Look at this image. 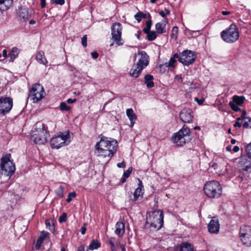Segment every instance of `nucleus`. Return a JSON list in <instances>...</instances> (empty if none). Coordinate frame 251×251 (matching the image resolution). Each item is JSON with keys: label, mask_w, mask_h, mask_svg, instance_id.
Listing matches in <instances>:
<instances>
[{"label": "nucleus", "mask_w": 251, "mask_h": 251, "mask_svg": "<svg viewBox=\"0 0 251 251\" xmlns=\"http://www.w3.org/2000/svg\"><path fill=\"white\" fill-rule=\"evenodd\" d=\"M100 140L97 142L95 149L98 156L103 158H108L110 160L117 151L118 143L116 140L100 135Z\"/></svg>", "instance_id": "f257e3e1"}, {"label": "nucleus", "mask_w": 251, "mask_h": 251, "mask_svg": "<svg viewBox=\"0 0 251 251\" xmlns=\"http://www.w3.org/2000/svg\"><path fill=\"white\" fill-rule=\"evenodd\" d=\"M163 212L160 210L149 212L147 214L145 226L150 227L151 230H157L163 226Z\"/></svg>", "instance_id": "f03ea898"}, {"label": "nucleus", "mask_w": 251, "mask_h": 251, "mask_svg": "<svg viewBox=\"0 0 251 251\" xmlns=\"http://www.w3.org/2000/svg\"><path fill=\"white\" fill-rule=\"evenodd\" d=\"M50 136L47 126H35L31 130V139L36 144H44Z\"/></svg>", "instance_id": "7ed1b4c3"}, {"label": "nucleus", "mask_w": 251, "mask_h": 251, "mask_svg": "<svg viewBox=\"0 0 251 251\" xmlns=\"http://www.w3.org/2000/svg\"><path fill=\"white\" fill-rule=\"evenodd\" d=\"M71 142L70 134L69 130L59 132L50 141L52 149H59L68 145Z\"/></svg>", "instance_id": "20e7f679"}, {"label": "nucleus", "mask_w": 251, "mask_h": 251, "mask_svg": "<svg viewBox=\"0 0 251 251\" xmlns=\"http://www.w3.org/2000/svg\"><path fill=\"white\" fill-rule=\"evenodd\" d=\"M203 191L205 195L209 198L217 199L222 195V187L219 182L209 181L204 184Z\"/></svg>", "instance_id": "39448f33"}, {"label": "nucleus", "mask_w": 251, "mask_h": 251, "mask_svg": "<svg viewBox=\"0 0 251 251\" xmlns=\"http://www.w3.org/2000/svg\"><path fill=\"white\" fill-rule=\"evenodd\" d=\"M10 154H7L1 158L0 164V174L4 176L9 178L15 171V166L11 160Z\"/></svg>", "instance_id": "423d86ee"}, {"label": "nucleus", "mask_w": 251, "mask_h": 251, "mask_svg": "<svg viewBox=\"0 0 251 251\" xmlns=\"http://www.w3.org/2000/svg\"><path fill=\"white\" fill-rule=\"evenodd\" d=\"M221 36L225 42L231 44L239 39L240 34L237 26L231 24L228 28L222 31Z\"/></svg>", "instance_id": "0eeeda50"}, {"label": "nucleus", "mask_w": 251, "mask_h": 251, "mask_svg": "<svg viewBox=\"0 0 251 251\" xmlns=\"http://www.w3.org/2000/svg\"><path fill=\"white\" fill-rule=\"evenodd\" d=\"M190 133V130L187 127H183L178 132L174 134L172 140L174 144L177 146H183L186 142L187 138Z\"/></svg>", "instance_id": "6e6552de"}, {"label": "nucleus", "mask_w": 251, "mask_h": 251, "mask_svg": "<svg viewBox=\"0 0 251 251\" xmlns=\"http://www.w3.org/2000/svg\"><path fill=\"white\" fill-rule=\"evenodd\" d=\"M122 25L119 22L114 23L111 26V39L118 46H121L124 44L122 38Z\"/></svg>", "instance_id": "1a4fd4ad"}, {"label": "nucleus", "mask_w": 251, "mask_h": 251, "mask_svg": "<svg viewBox=\"0 0 251 251\" xmlns=\"http://www.w3.org/2000/svg\"><path fill=\"white\" fill-rule=\"evenodd\" d=\"M29 96L33 102H37L42 100L45 96L44 88L39 84H35L32 86L29 91Z\"/></svg>", "instance_id": "9d476101"}, {"label": "nucleus", "mask_w": 251, "mask_h": 251, "mask_svg": "<svg viewBox=\"0 0 251 251\" xmlns=\"http://www.w3.org/2000/svg\"><path fill=\"white\" fill-rule=\"evenodd\" d=\"M240 238L243 244L247 246H251V226L244 225L240 229Z\"/></svg>", "instance_id": "9b49d317"}, {"label": "nucleus", "mask_w": 251, "mask_h": 251, "mask_svg": "<svg viewBox=\"0 0 251 251\" xmlns=\"http://www.w3.org/2000/svg\"><path fill=\"white\" fill-rule=\"evenodd\" d=\"M196 54L190 50H185L182 52L179 58V61L185 66L192 64L195 60Z\"/></svg>", "instance_id": "f8f14e48"}, {"label": "nucleus", "mask_w": 251, "mask_h": 251, "mask_svg": "<svg viewBox=\"0 0 251 251\" xmlns=\"http://www.w3.org/2000/svg\"><path fill=\"white\" fill-rule=\"evenodd\" d=\"M13 106L12 100L10 98H0V113L5 114L11 109Z\"/></svg>", "instance_id": "ddd939ff"}, {"label": "nucleus", "mask_w": 251, "mask_h": 251, "mask_svg": "<svg viewBox=\"0 0 251 251\" xmlns=\"http://www.w3.org/2000/svg\"><path fill=\"white\" fill-rule=\"evenodd\" d=\"M179 117L184 123L190 124L193 119L192 111L189 108H183L179 113Z\"/></svg>", "instance_id": "4468645a"}, {"label": "nucleus", "mask_w": 251, "mask_h": 251, "mask_svg": "<svg viewBox=\"0 0 251 251\" xmlns=\"http://www.w3.org/2000/svg\"><path fill=\"white\" fill-rule=\"evenodd\" d=\"M138 61L136 64L138 67L143 70L149 64V56L147 53L144 51L138 52L137 54Z\"/></svg>", "instance_id": "2eb2a0df"}, {"label": "nucleus", "mask_w": 251, "mask_h": 251, "mask_svg": "<svg viewBox=\"0 0 251 251\" xmlns=\"http://www.w3.org/2000/svg\"><path fill=\"white\" fill-rule=\"evenodd\" d=\"M208 231L213 234H217L219 231L220 224L218 218L214 217L209 222L207 226Z\"/></svg>", "instance_id": "dca6fc26"}, {"label": "nucleus", "mask_w": 251, "mask_h": 251, "mask_svg": "<svg viewBox=\"0 0 251 251\" xmlns=\"http://www.w3.org/2000/svg\"><path fill=\"white\" fill-rule=\"evenodd\" d=\"M176 62V60L175 58H171L168 63L159 65L160 72L163 73L168 71L169 67H174Z\"/></svg>", "instance_id": "f3484780"}, {"label": "nucleus", "mask_w": 251, "mask_h": 251, "mask_svg": "<svg viewBox=\"0 0 251 251\" xmlns=\"http://www.w3.org/2000/svg\"><path fill=\"white\" fill-rule=\"evenodd\" d=\"M125 232V224L121 222H117L115 225V233L119 237H122Z\"/></svg>", "instance_id": "a211bd4d"}, {"label": "nucleus", "mask_w": 251, "mask_h": 251, "mask_svg": "<svg viewBox=\"0 0 251 251\" xmlns=\"http://www.w3.org/2000/svg\"><path fill=\"white\" fill-rule=\"evenodd\" d=\"M13 0H0V10L4 11L8 9L13 4Z\"/></svg>", "instance_id": "6ab92c4d"}, {"label": "nucleus", "mask_w": 251, "mask_h": 251, "mask_svg": "<svg viewBox=\"0 0 251 251\" xmlns=\"http://www.w3.org/2000/svg\"><path fill=\"white\" fill-rule=\"evenodd\" d=\"M36 60L40 64L44 65H46L48 63V61L45 57L44 52L43 51L38 52L36 56Z\"/></svg>", "instance_id": "aec40b11"}, {"label": "nucleus", "mask_w": 251, "mask_h": 251, "mask_svg": "<svg viewBox=\"0 0 251 251\" xmlns=\"http://www.w3.org/2000/svg\"><path fill=\"white\" fill-rule=\"evenodd\" d=\"M126 114L130 121L131 125H134L137 119V117L133 109L132 108L127 109Z\"/></svg>", "instance_id": "412c9836"}, {"label": "nucleus", "mask_w": 251, "mask_h": 251, "mask_svg": "<svg viewBox=\"0 0 251 251\" xmlns=\"http://www.w3.org/2000/svg\"><path fill=\"white\" fill-rule=\"evenodd\" d=\"M49 233L47 232L43 231L41 232L40 235L38 238L35 248L36 250H39L45 239L48 237Z\"/></svg>", "instance_id": "4be33fe9"}, {"label": "nucleus", "mask_w": 251, "mask_h": 251, "mask_svg": "<svg viewBox=\"0 0 251 251\" xmlns=\"http://www.w3.org/2000/svg\"><path fill=\"white\" fill-rule=\"evenodd\" d=\"M168 23V20L167 18L164 19V24L160 23H158L155 25V29L156 32L159 34L165 32V25Z\"/></svg>", "instance_id": "5701e85b"}, {"label": "nucleus", "mask_w": 251, "mask_h": 251, "mask_svg": "<svg viewBox=\"0 0 251 251\" xmlns=\"http://www.w3.org/2000/svg\"><path fill=\"white\" fill-rule=\"evenodd\" d=\"M138 187L136 189L133 196H134V199L133 200L134 201H136L137 199L139 198V196H142L143 194V192L142 191V188L143 187V185L142 184V182L141 180H140V179H138Z\"/></svg>", "instance_id": "b1692460"}, {"label": "nucleus", "mask_w": 251, "mask_h": 251, "mask_svg": "<svg viewBox=\"0 0 251 251\" xmlns=\"http://www.w3.org/2000/svg\"><path fill=\"white\" fill-rule=\"evenodd\" d=\"M142 71V68L138 67V66L136 65L133 66L130 70L129 75L132 77L137 78L139 76Z\"/></svg>", "instance_id": "393cba45"}, {"label": "nucleus", "mask_w": 251, "mask_h": 251, "mask_svg": "<svg viewBox=\"0 0 251 251\" xmlns=\"http://www.w3.org/2000/svg\"><path fill=\"white\" fill-rule=\"evenodd\" d=\"M193 245L188 242H183L180 245V251H194Z\"/></svg>", "instance_id": "a878e982"}, {"label": "nucleus", "mask_w": 251, "mask_h": 251, "mask_svg": "<svg viewBox=\"0 0 251 251\" xmlns=\"http://www.w3.org/2000/svg\"><path fill=\"white\" fill-rule=\"evenodd\" d=\"M153 77L150 75H147L145 76V83L148 88H152L154 86L153 82Z\"/></svg>", "instance_id": "bb28decb"}, {"label": "nucleus", "mask_w": 251, "mask_h": 251, "mask_svg": "<svg viewBox=\"0 0 251 251\" xmlns=\"http://www.w3.org/2000/svg\"><path fill=\"white\" fill-rule=\"evenodd\" d=\"M233 101L231 102H234L236 104L241 106L245 101V97L243 96H238L235 95L232 98Z\"/></svg>", "instance_id": "cd10ccee"}, {"label": "nucleus", "mask_w": 251, "mask_h": 251, "mask_svg": "<svg viewBox=\"0 0 251 251\" xmlns=\"http://www.w3.org/2000/svg\"><path fill=\"white\" fill-rule=\"evenodd\" d=\"M19 53V50L16 47L13 48L9 53L10 57V61L13 62L18 56Z\"/></svg>", "instance_id": "c85d7f7f"}, {"label": "nucleus", "mask_w": 251, "mask_h": 251, "mask_svg": "<svg viewBox=\"0 0 251 251\" xmlns=\"http://www.w3.org/2000/svg\"><path fill=\"white\" fill-rule=\"evenodd\" d=\"M246 112L245 110H243L242 111V115L240 117L237 119V121L235 122L233 126H241L242 123L245 120V119L248 118V117H246Z\"/></svg>", "instance_id": "c756f323"}, {"label": "nucleus", "mask_w": 251, "mask_h": 251, "mask_svg": "<svg viewBox=\"0 0 251 251\" xmlns=\"http://www.w3.org/2000/svg\"><path fill=\"white\" fill-rule=\"evenodd\" d=\"M100 247V244L97 240H93L88 246V249L90 250L93 251L94 250L98 249Z\"/></svg>", "instance_id": "7c9ffc66"}, {"label": "nucleus", "mask_w": 251, "mask_h": 251, "mask_svg": "<svg viewBox=\"0 0 251 251\" xmlns=\"http://www.w3.org/2000/svg\"><path fill=\"white\" fill-rule=\"evenodd\" d=\"M147 38L149 41H153L156 38V32L154 31H150L147 33Z\"/></svg>", "instance_id": "2f4dec72"}, {"label": "nucleus", "mask_w": 251, "mask_h": 251, "mask_svg": "<svg viewBox=\"0 0 251 251\" xmlns=\"http://www.w3.org/2000/svg\"><path fill=\"white\" fill-rule=\"evenodd\" d=\"M178 34V28L176 26H174L172 29V33L171 34V38L176 40L177 39Z\"/></svg>", "instance_id": "473e14b6"}, {"label": "nucleus", "mask_w": 251, "mask_h": 251, "mask_svg": "<svg viewBox=\"0 0 251 251\" xmlns=\"http://www.w3.org/2000/svg\"><path fill=\"white\" fill-rule=\"evenodd\" d=\"M145 18L146 14L140 12H138L134 15V18L138 22V23H139L141 21L142 18Z\"/></svg>", "instance_id": "72a5a7b5"}, {"label": "nucleus", "mask_w": 251, "mask_h": 251, "mask_svg": "<svg viewBox=\"0 0 251 251\" xmlns=\"http://www.w3.org/2000/svg\"><path fill=\"white\" fill-rule=\"evenodd\" d=\"M229 105L230 108L234 111L237 112L241 110V108L238 107V105L236 104L234 102H229Z\"/></svg>", "instance_id": "f704fd0d"}, {"label": "nucleus", "mask_w": 251, "mask_h": 251, "mask_svg": "<svg viewBox=\"0 0 251 251\" xmlns=\"http://www.w3.org/2000/svg\"><path fill=\"white\" fill-rule=\"evenodd\" d=\"M60 108L61 110L68 111L70 110V106L67 105L64 102H62L60 104Z\"/></svg>", "instance_id": "c9c22d12"}, {"label": "nucleus", "mask_w": 251, "mask_h": 251, "mask_svg": "<svg viewBox=\"0 0 251 251\" xmlns=\"http://www.w3.org/2000/svg\"><path fill=\"white\" fill-rule=\"evenodd\" d=\"M46 225L47 228H48L50 230L52 231L54 230V226H53V224L52 222L51 223L50 221V220H46L45 221Z\"/></svg>", "instance_id": "e433bc0d"}, {"label": "nucleus", "mask_w": 251, "mask_h": 251, "mask_svg": "<svg viewBox=\"0 0 251 251\" xmlns=\"http://www.w3.org/2000/svg\"><path fill=\"white\" fill-rule=\"evenodd\" d=\"M151 25H152L151 21V20L148 21L146 22V26L143 29V31L145 33L150 31V29H151Z\"/></svg>", "instance_id": "4c0bfd02"}, {"label": "nucleus", "mask_w": 251, "mask_h": 251, "mask_svg": "<svg viewBox=\"0 0 251 251\" xmlns=\"http://www.w3.org/2000/svg\"><path fill=\"white\" fill-rule=\"evenodd\" d=\"M63 187L61 185L59 186L57 190L56 191V194L57 196L62 198L63 196Z\"/></svg>", "instance_id": "58836bf2"}, {"label": "nucleus", "mask_w": 251, "mask_h": 251, "mask_svg": "<svg viewBox=\"0 0 251 251\" xmlns=\"http://www.w3.org/2000/svg\"><path fill=\"white\" fill-rule=\"evenodd\" d=\"M76 196V193L75 192L69 193L66 201L68 202H70L73 198H74Z\"/></svg>", "instance_id": "ea45409f"}, {"label": "nucleus", "mask_w": 251, "mask_h": 251, "mask_svg": "<svg viewBox=\"0 0 251 251\" xmlns=\"http://www.w3.org/2000/svg\"><path fill=\"white\" fill-rule=\"evenodd\" d=\"M170 13V11L168 9H165V10H162L159 12V15L162 17H166L167 15H169Z\"/></svg>", "instance_id": "a19ab883"}, {"label": "nucleus", "mask_w": 251, "mask_h": 251, "mask_svg": "<svg viewBox=\"0 0 251 251\" xmlns=\"http://www.w3.org/2000/svg\"><path fill=\"white\" fill-rule=\"evenodd\" d=\"M243 126H251V118H245V120L242 123Z\"/></svg>", "instance_id": "79ce46f5"}, {"label": "nucleus", "mask_w": 251, "mask_h": 251, "mask_svg": "<svg viewBox=\"0 0 251 251\" xmlns=\"http://www.w3.org/2000/svg\"><path fill=\"white\" fill-rule=\"evenodd\" d=\"M132 171V168L131 167L129 168L126 171L124 172L123 176L125 178L128 177Z\"/></svg>", "instance_id": "37998d69"}, {"label": "nucleus", "mask_w": 251, "mask_h": 251, "mask_svg": "<svg viewBox=\"0 0 251 251\" xmlns=\"http://www.w3.org/2000/svg\"><path fill=\"white\" fill-rule=\"evenodd\" d=\"M51 2L53 4L62 5L65 3V0H51Z\"/></svg>", "instance_id": "c03bdc74"}, {"label": "nucleus", "mask_w": 251, "mask_h": 251, "mask_svg": "<svg viewBox=\"0 0 251 251\" xmlns=\"http://www.w3.org/2000/svg\"><path fill=\"white\" fill-rule=\"evenodd\" d=\"M247 155L249 158L251 157V143L249 144L246 147Z\"/></svg>", "instance_id": "a18cd8bd"}, {"label": "nucleus", "mask_w": 251, "mask_h": 251, "mask_svg": "<svg viewBox=\"0 0 251 251\" xmlns=\"http://www.w3.org/2000/svg\"><path fill=\"white\" fill-rule=\"evenodd\" d=\"M66 220H67V214L65 213H64L59 217V221L60 223H63V222H66Z\"/></svg>", "instance_id": "49530a36"}, {"label": "nucleus", "mask_w": 251, "mask_h": 251, "mask_svg": "<svg viewBox=\"0 0 251 251\" xmlns=\"http://www.w3.org/2000/svg\"><path fill=\"white\" fill-rule=\"evenodd\" d=\"M87 35H84L81 39V44L84 47H86L87 45Z\"/></svg>", "instance_id": "de8ad7c7"}, {"label": "nucleus", "mask_w": 251, "mask_h": 251, "mask_svg": "<svg viewBox=\"0 0 251 251\" xmlns=\"http://www.w3.org/2000/svg\"><path fill=\"white\" fill-rule=\"evenodd\" d=\"M118 248V243L117 242L111 246V251H117Z\"/></svg>", "instance_id": "09e8293b"}, {"label": "nucleus", "mask_w": 251, "mask_h": 251, "mask_svg": "<svg viewBox=\"0 0 251 251\" xmlns=\"http://www.w3.org/2000/svg\"><path fill=\"white\" fill-rule=\"evenodd\" d=\"M204 100H205L204 98H201V99H200V100L198 98H195V100L196 101H197V102L198 103V104L199 105L202 104V103L204 102Z\"/></svg>", "instance_id": "8fccbe9b"}, {"label": "nucleus", "mask_w": 251, "mask_h": 251, "mask_svg": "<svg viewBox=\"0 0 251 251\" xmlns=\"http://www.w3.org/2000/svg\"><path fill=\"white\" fill-rule=\"evenodd\" d=\"M242 170L246 172L251 171V163L249 165L246 166L245 168L242 169Z\"/></svg>", "instance_id": "3c124183"}, {"label": "nucleus", "mask_w": 251, "mask_h": 251, "mask_svg": "<svg viewBox=\"0 0 251 251\" xmlns=\"http://www.w3.org/2000/svg\"><path fill=\"white\" fill-rule=\"evenodd\" d=\"M77 251H88V249L85 248V247L82 245L78 248Z\"/></svg>", "instance_id": "603ef678"}, {"label": "nucleus", "mask_w": 251, "mask_h": 251, "mask_svg": "<svg viewBox=\"0 0 251 251\" xmlns=\"http://www.w3.org/2000/svg\"><path fill=\"white\" fill-rule=\"evenodd\" d=\"M91 55L94 59H96L98 57L99 54L97 51H93L91 53Z\"/></svg>", "instance_id": "864d4df0"}, {"label": "nucleus", "mask_w": 251, "mask_h": 251, "mask_svg": "<svg viewBox=\"0 0 251 251\" xmlns=\"http://www.w3.org/2000/svg\"><path fill=\"white\" fill-rule=\"evenodd\" d=\"M117 165L119 168H125L126 167L125 163L124 161L121 163H118Z\"/></svg>", "instance_id": "5fc2aeb1"}, {"label": "nucleus", "mask_w": 251, "mask_h": 251, "mask_svg": "<svg viewBox=\"0 0 251 251\" xmlns=\"http://www.w3.org/2000/svg\"><path fill=\"white\" fill-rule=\"evenodd\" d=\"M86 230V228L84 226L81 227L80 228V232H81V234L83 235L85 233Z\"/></svg>", "instance_id": "6e6d98bb"}, {"label": "nucleus", "mask_w": 251, "mask_h": 251, "mask_svg": "<svg viewBox=\"0 0 251 251\" xmlns=\"http://www.w3.org/2000/svg\"><path fill=\"white\" fill-rule=\"evenodd\" d=\"M2 56L5 58L7 57V51L6 50H2Z\"/></svg>", "instance_id": "4d7b16f0"}, {"label": "nucleus", "mask_w": 251, "mask_h": 251, "mask_svg": "<svg viewBox=\"0 0 251 251\" xmlns=\"http://www.w3.org/2000/svg\"><path fill=\"white\" fill-rule=\"evenodd\" d=\"M67 101L69 103H74L76 101V99H68L67 100Z\"/></svg>", "instance_id": "13d9d810"}, {"label": "nucleus", "mask_w": 251, "mask_h": 251, "mask_svg": "<svg viewBox=\"0 0 251 251\" xmlns=\"http://www.w3.org/2000/svg\"><path fill=\"white\" fill-rule=\"evenodd\" d=\"M41 1V5L42 8L45 7L46 6V0H40Z\"/></svg>", "instance_id": "bf43d9fd"}, {"label": "nucleus", "mask_w": 251, "mask_h": 251, "mask_svg": "<svg viewBox=\"0 0 251 251\" xmlns=\"http://www.w3.org/2000/svg\"><path fill=\"white\" fill-rule=\"evenodd\" d=\"M233 151L235 152H238L239 151V147L238 146H234L233 149Z\"/></svg>", "instance_id": "052dcab7"}, {"label": "nucleus", "mask_w": 251, "mask_h": 251, "mask_svg": "<svg viewBox=\"0 0 251 251\" xmlns=\"http://www.w3.org/2000/svg\"><path fill=\"white\" fill-rule=\"evenodd\" d=\"M114 240H115V239L114 238H111L110 239H109V243L110 244V245L111 246L112 244H115V243H114Z\"/></svg>", "instance_id": "680f3d73"}, {"label": "nucleus", "mask_w": 251, "mask_h": 251, "mask_svg": "<svg viewBox=\"0 0 251 251\" xmlns=\"http://www.w3.org/2000/svg\"><path fill=\"white\" fill-rule=\"evenodd\" d=\"M222 13L223 15L225 16V15H229L230 13V12L223 11H222Z\"/></svg>", "instance_id": "e2e57ef3"}, {"label": "nucleus", "mask_w": 251, "mask_h": 251, "mask_svg": "<svg viewBox=\"0 0 251 251\" xmlns=\"http://www.w3.org/2000/svg\"><path fill=\"white\" fill-rule=\"evenodd\" d=\"M173 58H175V59L176 60V59L178 58L179 59V57L178 56V55L177 53H175L173 55Z\"/></svg>", "instance_id": "0e129e2a"}, {"label": "nucleus", "mask_w": 251, "mask_h": 251, "mask_svg": "<svg viewBox=\"0 0 251 251\" xmlns=\"http://www.w3.org/2000/svg\"><path fill=\"white\" fill-rule=\"evenodd\" d=\"M120 247H121L122 251H126V248L124 245H121Z\"/></svg>", "instance_id": "69168bd1"}, {"label": "nucleus", "mask_w": 251, "mask_h": 251, "mask_svg": "<svg viewBox=\"0 0 251 251\" xmlns=\"http://www.w3.org/2000/svg\"><path fill=\"white\" fill-rule=\"evenodd\" d=\"M226 150L227 151H230L231 150V146H227L226 147Z\"/></svg>", "instance_id": "338daca9"}, {"label": "nucleus", "mask_w": 251, "mask_h": 251, "mask_svg": "<svg viewBox=\"0 0 251 251\" xmlns=\"http://www.w3.org/2000/svg\"><path fill=\"white\" fill-rule=\"evenodd\" d=\"M35 21L34 20H30L29 21V24H31V25H33V24H35Z\"/></svg>", "instance_id": "774afa93"}]
</instances>
